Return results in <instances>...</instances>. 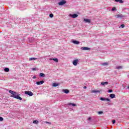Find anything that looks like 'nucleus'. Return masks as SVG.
I'll list each match as a JSON object with an SVG mask.
<instances>
[{
    "mask_svg": "<svg viewBox=\"0 0 129 129\" xmlns=\"http://www.w3.org/2000/svg\"><path fill=\"white\" fill-rule=\"evenodd\" d=\"M78 62H79V60H78V59H75L73 61V64L75 66H77V63H78Z\"/></svg>",
    "mask_w": 129,
    "mask_h": 129,
    "instance_id": "20e7f679",
    "label": "nucleus"
},
{
    "mask_svg": "<svg viewBox=\"0 0 129 129\" xmlns=\"http://www.w3.org/2000/svg\"><path fill=\"white\" fill-rule=\"evenodd\" d=\"M49 60H53V61L56 62V63H58V58H50Z\"/></svg>",
    "mask_w": 129,
    "mask_h": 129,
    "instance_id": "2eb2a0df",
    "label": "nucleus"
},
{
    "mask_svg": "<svg viewBox=\"0 0 129 129\" xmlns=\"http://www.w3.org/2000/svg\"><path fill=\"white\" fill-rule=\"evenodd\" d=\"M72 42L74 44H75L76 45H78L79 44H80V42L79 41H77L76 40H73Z\"/></svg>",
    "mask_w": 129,
    "mask_h": 129,
    "instance_id": "9b49d317",
    "label": "nucleus"
},
{
    "mask_svg": "<svg viewBox=\"0 0 129 129\" xmlns=\"http://www.w3.org/2000/svg\"><path fill=\"white\" fill-rule=\"evenodd\" d=\"M100 100H101L102 101H104L106 100V101H108L109 102H110V99H109L108 98H106L101 97L100 98Z\"/></svg>",
    "mask_w": 129,
    "mask_h": 129,
    "instance_id": "7ed1b4c3",
    "label": "nucleus"
},
{
    "mask_svg": "<svg viewBox=\"0 0 129 129\" xmlns=\"http://www.w3.org/2000/svg\"><path fill=\"white\" fill-rule=\"evenodd\" d=\"M108 92H112V90H109L108 91Z\"/></svg>",
    "mask_w": 129,
    "mask_h": 129,
    "instance_id": "2f4dec72",
    "label": "nucleus"
},
{
    "mask_svg": "<svg viewBox=\"0 0 129 129\" xmlns=\"http://www.w3.org/2000/svg\"><path fill=\"white\" fill-rule=\"evenodd\" d=\"M3 120H4V118L0 117V121H3Z\"/></svg>",
    "mask_w": 129,
    "mask_h": 129,
    "instance_id": "cd10ccee",
    "label": "nucleus"
},
{
    "mask_svg": "<svg viewBox=\"0 0 129 129\" xmlns=\"http://www.w3.org/2000/svg\"><path fill=\"white\" fill-rule=\"evenodd\" d=\"M115 2H116V3H118L119 2V0H115Z\"/></svg>",
    "mask_w": 129,
    "mask_h": 129,
    "instance_id": "e433bc0d",
    "label": "nucleus"
},
{
    "mask_svg": "<svg viewBox=\"0 0 129 129\" xmlns=\"http://www.w3.org/2000/svg\"><path fill=\"white\" fill-rule=\"evenodd\" d=\"M121 28H124V24H122L120 25Z\"/></svg>",
    "mask_w": 129,
    "mask_h": 129,
    "instance_id": "c756f323",
    "label": "nucleus"
},
{
    "mask_svg": "<svg viewBox=\"0 0 129 129\" xmlns=\"http://www.w3.org/2000/svg\"><path fill=\"white\" fill-rule=\"evenodd\" d=\"M33 79H36V78H37V77H36V76H34L32 77Z\"/></svg>",
    "mask_w": 129,
    "mask_h": 129,
    "instance_id": "7c9ffc66",
    "label": "nucleus"
},
{
    "mask_svg": "<svg viewBox=\"0 0 129 129\" xmlns=\"http://www.w3.org/2000/svg\"><path fill=\"white\" fill-rule=\"evenodd\" d=\"M86 88H87V87L86 86L84 87V89H86Z\"/></svg>",
    "mask_w": 129,
    "mask_h": 129,
    "instance_id": "4c0bfd02",
    "label": "nucleus"
},
{
    "mask_svg": "<svg viewBox=\"0 0 129 129\" xmlns=\"http://www.w3.org/2000/svg\"><path fill=\"white\" fill-rule=\"evenodd\" d=\"M128 89H129V86L127 87Z\"/></svg>",
    "mask_w": 129,
    "mask_h": 129,
    "instance_id": "58836bf2",
    "label": "nucleus"
},
{
    "mask_svg": "<svg viewBox=\"0 0 129 129\" xmlns=\"http://www.w3.org/2000/svg\"><path fill=\"white\" fill-rule=\"evenodd\" d=\"M84 21L86 23H88L89 24H90L91 23V20L90 19H84Z\"/></svg>",
    "mask_w": 129,
    "mask_h": 129,
    "instance_id": "6e6552de",
    "label": "nucleus"
},
{
    "mask_svg": "<svg viewBox=\"0 0 129 129\" xmlns=\"http://www.w3.org/2000/svg\"><path fill=\"white\" fill-rule=\"evenodd\" d=\"M101 91V90H92L91 91V93H99Z\"/></svg>",
    "mask_w": 129,
    "mask_h": 129,
    "instance_id": "f8f14e48",
    "label": "nucleus"
},
{
    "mask_svg": "<svg viewBox=\"0 0 129 129\" xmlns=\"http://www.w3.org/2000/svg\"><path fill=\"white\" fill-rule=\"evenodd\" d=\"M109 96L111 98H114V97H115V94H111Z\"/></svg>",
    "mask_w": 129,
    "mask_h": 129,
    "instance_id": "f3484780",
    "label": "nucleus"
},
{
    "mask_svg": "<svg viewBox=\"0 0 129 129\" xmlns=\"http://www.w3.org/2000/svg\"><path fill=\"white\" fill-rule=\"evenodd\" d=\"M68 105H72V106H76V104L72 103H69Z\"/></svg>",
    "mask_w": 129,
    "mask_h": 129,
    "instance_id": "a211bd4d",
    "label": "nucleus"
},
{
    "mask_svg": "<svg viewBox=\"0 0 129 129\" xmlns=\"http://www.w3.org/2000/svg\"><path fill=\"white\" fill-rule=\"evenodd\" d=\"M35 60H38V58L36 57H31L29 58V61H34Z\"/></svg>",
    "mask_w": 129,
    "mask_h": 129,
    "instance_id": "ddd939ff",
    "label": "nucleus"
},
{
    "mask_svg": "<svg viewBox=\"0 0 129 129\" xmlns=\"http://www.w3.org/2000/svg\"><path fill=\"white\" fill-rule=\"evenodd\" d=\"M115 69H122V66H118V67H116Z\"/></svg>",
    "mask_w": 129,
    "mask_h": 129,
    "instance_id": "6ab92c4d",
    "label": "nucleus"
},
{
    "mask_svg": "<svg viewBox=\"0 0 129 129\" xmlns=\"http://www.w3.org/2000/svg\"><path fill=\"white\" fill-rule=\"evenodd\" d=\"M44 83V81H41L40 82H37L36 84L37 85H41V84H43Z\"/></svg>",
    "mask_w": 129,
    "mask_h": 129,
    "instance_id": "9d476101",
    "label": "nucleus"
},
{
    "mask_svg": "<svg viewBox=\"0 0 129 129\" xmlns=\"http://www.w3.org/2000/svg\"><path fill=\"white\" fill-rule=\"evenodd\" d=\"M91 119V117H89L88 118V120H90Z\"/></svg>",
    "mask_w": 129,
    "mask_h": 129,
    "instance_id": "c9c22d12",
    "label": "nucleus"
},
{
    "mask_svg": "<svg viewBox=\"0 0 129 129\" xmlns=\"http://www.w3.org/2000/svg\"><path fill=\"white\" fill-rule=\"evenodd\" d=\"M10 93H11V97H14V98H16V99H19V100H23V98L20 97V94L17 92H15L12 90L9 91Z\"/></svg>",
    "mask_w": 129,
    "mask_h": 129,
    "instance_id": "f257e3e1",
    "label": "nucleus"
},
{
    "mask_svg": "<svg viewBox=\"0 0 129 129\" xmlns=\"http://www.w3.org/2000/svg\"><path fill=\"white\" fill-rule=\"evenodd\" d=\"M33 123H35L36 124H38V123H39V121H38V120H34L33 121Z\"/></svg>",
    "mask_w": 129,
    "mask_h": 129,
    "instance_id": "b1692460",
    "label": "nucleus"
},
{
    "mask_svg": "<svg viewBox=\"0 0 129 129\" xmlns=\"http://www.w3.org/2000/svg\"><path fill=\"white\" fill-rule=\"evenodd\" d=\"M101 85H107L108 84V82H103L101 83Z\"/></svg>",
    "mask_w": 129,
    "mask_h": 129,
    "instance_id": "4468645a",
    "label": "nucleus"
},
{
    "mask_svg": "<svg viewBox=\"0 0 129 129\" xmlns=\"http://www.w3.org/2000/svg\"><path fill=\"white\" fill-rule=\"evenodd\" d=\"M4 71L5 72H9V71H10V69H9L8 68H6L5 69H4Z\"/></svg>",
    "mask_w": 129,
    "mask_h": 129,
    "instance_id": "aec40b11",
    "label": "nucleus"
},
{
    "mask_svg": "<svg viewBox=\"0 0 129 129\" xmlns=\"http://www.w3.org/2000/svg\"><path fill=\"white\" fill-rule=\"evenodd\" d=\"M49 17L50 18H53V17H54V15H53V14H51L49 15Z\"/></svg>",
    "mask_w": 129,
    "mask_h": 129,
    "instance_id": "a878e982",
    "label": "nucleus"
},
{
    "mask_svg": "<svg viewBox=\"0 0 129 129\" xmlns=\"http://www.w3.org/2000/svg\"><path fill=\"white\" fill-rule=\"evenodd\" d=\"M32 70H33V71H36V68H33L32 69Z\"/></svg>",
    "mask_w": 129,
    "mask_h": 129,
    "instance_id": "f704fd0d",
    "label": "nucleus"
},
{
    "mask_svg": "<svg viewBox=\"0 0 129 129\" xmlns=\"http://www.w3.org/2000/svg\"><path fill=\"white\" fill-rule=\"evenodd\" d=\"M58 85H59L58 84L55 83L52 84V86H53V87H57Z\"/></svg>",
    "mask_w": 129,
    "mask_h": 129,
    "instance_id": "4be33fe9",
    "label": "nucleus"
},
{
    "mask_svg": "<svg viewBox=\"0 0 129 129\" xmlns=\"http://www.w3.org/2000/svg\"><path fill=\"white\" fill-rule=\"evenodd\" d=\"M102 65L103 66H107L108 65V62H104L102 63Z\"/></svg>",
    "mask_w": 129,
    "mask_h": 129,
    "instance_id": "5701e85b",
    "label": "nucleus"
},
{
    "mask_svg": "<svg viewBox=\"0 0 129 129\" xmlns=\"http://www.w3.org/2000/svg\"><path fill=\"white\" fill-rule=\"evenodd\" d=\"M63 92H64V93H66V94L69 93V90L68 89L63 90Z\"/></svg>",
    "mask_w": 129,
    "mask_h": 129,
    "instance_id": "dca6fc26",
    "label": "nucleus"
},
{
    "mask_svg": "<svg viewBox=\"0 0 129 129\" xmlns=\"http://www.w3.org/2000/svg\"><path fill=\"white\" fill-rule=\"evenodd\" d=\"M102 113H103V112H102V111H99L98 112L99 114H102Z\"/></svg>",
    "mask_w": 129,
    "mask_h": 129,
    "instance_id": "c85d7f7f",
    "label": "nucleus"
},
{
    "mask_svg": "<svg viewBox=\"0 0 129 129\" xmlns=\"http://www.w3.org/2000/svg\"><path fill=\"white\" fill-rule=\"evenodd\" d=\"M112 123H115V120H112Z\"/></svg>",
    "mask_w": 129,
    "mask_h": 129,
    "instance_id": "72a5a7b5",
    "label": "nucleus"
},
{
    "mask_svg": "<svg viewBox=\"0 0 129 129\" xmlns=\"http://www.w3.org/2000/svg\"><path fill=\"white\" fill-rule=\"evenodd\" d=\"M112 11L113 12L114 11H116V8H115V7H113L112 9Z\"/></svg>",
    "mask_w": 129,
    "mask_h": 129,
    "instance_id": "393cba45",
    "label": "nucleus"
},
{
    "mask_svg": "<svg viewBox=\"0 0 129 129\" xmlns=\"http://www.w3.org/2000/svg\"><path fill=\"white\" fill-rule=\"evenodd\" d=\"M116 17L119 19H122V18H123V16L121 14H118L116 16Z\"/></svg>",
    "mask_w": 129,
    "mask_h": 129,
    "instance_id": "1a4fd4ad",
    "label": "nucleus"
},
{
    "mask_svg": "<svg viewBox=\"0 0 129 129\" xmlns=\"http://www.w3.org/2000/svg\"><path fill=\"white\" fill-rule=\"evenodd\" d=\"M66 1H61L59 3H58L59 6H63V5H65L66 4Z\"/></svg>",
    "mask_w": 129,
    "mask_h": 129,
    "instance_id": "423d86ee",
    "label": "nucleus"
},
{
    "mask_svg": "<svg viewBox=\"0 0 129 129\" xmlns=\"http://www.w3.org/2000/svg\"><path fill=\"white\" fill-rule=\"evenodd\" d=\"M45 123H49V124H51V123L48 121H45Z\"/></svg>",
    "mask_w": 129,
    "mask_h": 129,
    "instance_id": "473e14b6",
    "label": "nucleus"
},
{
    "mask_svg": "<svg viewBox=\"0 0 129 129\" xmlns=\"http://www.w3.org/2000/svg\"><path fill=\"white\" fill-rule=\"evenodd\" d=\"M25 94H27V95H29V96H33V92L31 91H26L25 92Z\"/></svg>",
    "mask_w": 129,
    "mask_h": 129,
    "instance_id": "f03ea898",
    "label": "nucleus"
},
{
    "mask_svg": "<svg viewBox=\"0 0 129 129\" xmlns=\"http://www.w3.org/2000/svg\"><path fill=\"white\" fill-rule=\"evenodd\" d=\"M81 50H84L87 51L88 50H90V48L86 47H83L81 48Z\"/></svg>",
    "mask_w": 129,
    "mask_h": 129,
    "instance_id": "0eeeda50",
    "label": "nucleus"
},
{
    "mask_svg": "<svg viewBox=\"0 0 129 129\" xmlns=\"http://www.w3.org/2000/svg\"><path fill=\"white\" fill-rule=\"evenodd\" d=\"M119 3L120 4H123V1L122 0H119Z\"/></svg>",
    "mask_w": 129,
    "mask_h": 129,
    "instance_id": "bb28decb",
    "label": "nucleus"
},
{
    "mask_svg": "<svg viewBox=\"0 0 129 129\" xmlns=\"http://www.w3.org/2000/svg\"><path fill=\"white\" fill-rule=\"evenodd\" d=\"M39 76L40 77H45V75L43 73H41L39 74Z\"/></svg>",
    "mask_w": 129,
    "mask_h": 129,
    "instance_id": "412c9836",
    "label": "nucleus"
},
{
    "mask_svg": "<svg viewBox=\"0 0 129 129\" xmlns=\"http://www.w3.org/2000/svg\"><path fill=\"white\" fill-rule=\"evenodd\" d=\"M69 16L70 17H72V18H73V19H75V18H77V17H78V15L75 14H70Z\"/></svg>",
    "mask_w": 129,
    "mask_h": 129,
    "instance_id": "39448f33",
    "label": "nucleus"
}]
</instances>
